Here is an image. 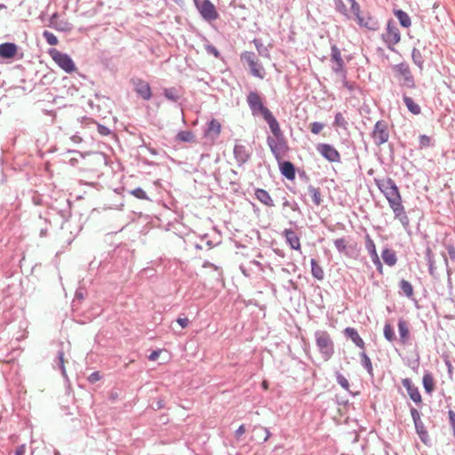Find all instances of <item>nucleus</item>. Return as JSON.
Listing matches in <instances>:
<instances>
[{
	"label": "nucleus",
	"instance_id": "f257e3e1",
	"mask_svg": "<svg viewBox=\"0 0 455 455\" xmlns=\"http://www.w3.org/2000/svg\"><path fill=\"white\" fill-rule=\"evenodd\" d=\"M379 189L384 194L390 208L393 210L395 218L403 227H408L410 220L403 205L401 194L395 181L391 178L375 179Z\"/></svg>",
	"mask_w": 455,
	"mask_h": 455
},
{
	"label": "nucleus",
	"instance_id": "f03ea898",
	"mask_svg": "<svg viewBox=\"0 0 455 455\" xmlns=\"http://www.w3.org/2000/svg\"><path fill=\"white\" fill-rule=\"evenodd\" d=\"M336 9L347 17H350V14L355 16L357 24L369 30H377L379 23L376 20L370 16H362L360 12V6L355 0H336Z\"/></svg>",
	"mask_w": 455,
	"mask_h": 455
},
{
	"label": "nucleus",
	"instance_id": "7ed1b4c3",
	"mask_svg": "<svg viewBox=\"0 0 455 455\" xmlns=\"http://www.w3.org/2000/svg\"><path fill=\"white\" fill-rule=\"evenodd\" d=\"M315 344L323 361H329L334 354V343L331 335L325 331H316Z\"/></svg>",
	"mask_w": 455,
	"mask_h": 455
},
{
	"label": "nucleus",
	"instance_id": "20e7f679",
	"mask_svg": "<svg viewBox=\"0 0 455 455\" xmlns=\"http://www.w3.org/2000/svg\"><path fill=\"white\" fill-rule=\"evenodd\" d=\"M241 60L245 62L251 74L259 79H264L266 71L253 52H244L241 54Z\"/></svg>",
	"mask_w": 455,
	"mask_h": 455
},
{
	"label": "nucleus",
	"instance_id": "39448f33",
	"mask_svg": "<svg viewBox=\"0 0 455 455\" xmlns=\"http://www.w3.org/2000/svg\"><path fill=\"white\" fill-rule=\"evenodd\" d=\"M49 55L53 61L65 72L71 74L77 70L74 60L67 53H63L59 50L52 48L49 50Z\"/></svg>",
	"mask_w": 455,
	"mask_h": 455
},
{
	"label": "nucleus",
	"instance_id": "423d86ee",
	"mask_svg": "<svg viewBox=\"0 0 455 455\" xmlns=\"http://www.w3.org/2000/svg\"><path fill=\"white\" fill-rule=\"evenodd\" d=\"M194 2L196 9L205 20L211 22L219 18V12L210 0H194Z\"/></svg>",
	"mask_w": 455,
	"mask_h": 455
},
{
	"label": "nucleus",
	"instance_id": "0eeeda50",
	"mask_svg": "<svg viewBox=\"0 0 455 455\" xmlns=\"http://www.w3.org/2000/svg\"><path fill=\"white\" fill-rule=\"evenodd\" d=\"M389 132L387 124L385 121H378L375 124L373 132H372V139L376 145H382L388 140Z\"/></svg>",
	"mask_w": 455,
	"mask_h": 455
},
{
	"label": "nucleus",
	"instance_id": "6e6552de",
	"mask_svg": "<svg viewBox=\"0 0 455 455\" xmlns=\"http://www.w3.org/2000/svg\"><path fill=\"white\" fill-rule=\"evenodd\" d=\"M383 40L389 49H392L401 39L398 28L393 22H388L386 32L382 35Z\"/></svg>",
	"mask_w": 455,
	"mask_h": 455
},
{
	"label": "nucleus",
	"instance_id": "1a4fd4ad",
	"mask_svg": "<svg viewBox=\"0 0 455 455\" xmlns=\"http://www.w3.org/2000/svg\"><path fill=\"white\" fill-rule=\"evenodd\" d=\"M247 103L253 114L259 113L262 116H264L267 112L268 113L270 111L263 105L260 96L255 92H251L248 94Z\"/></svg>",
	"mask_w": 455,
	"mask_h": 455
},
{
	"label": "nucleus",
	"instance_id": "9d476101",
	"mask_svg": "<svg viewBox=\"0 0 455 455\" xmlns=\"http://www.w3.org/2000/svg\"><path fill=\"white\" fill-rule=\"evenodd\" d=\"M399 79L403 81V84L409 88L414 87L413 76L407 64L401 63L394 68Z\"/></svg>",
	"mask_w": 455,
	"mask_h": 455
},
{
	"label": "nucleus",
	"instance_id": "9b49d317",
	"mask_svg": "<svg viewBox=\"0 0 455 455\" xmlns=\"http://www.w3.org/2000/svg\"><path fill=\"white\" fill-rule=\"evenodd\" d=\"M317 150L330 162H339L340 160V155L338 150L329 144H319Z\"/></svg>",
	"mask_w": 455,
	"mask_h": 455
},
{
	"label": "nucleus",
	"instance_id": "f8f14e48",
	"mask_svg": "<svg viewBox=\"0 0 455 455\" xmlns=\"http://www.w3.org/2000/svg\"><path fill=\"white\" fill-rule=\"evenodd\" d=\"M403 386L406 388L410 398L416 403H422V397L418 387L412 383V381L406 378L402 379Z\"/></svg>",
	"mask_w": 455,
	"mask_h": 455
},
{
	"label": "nucleus",
	"instance_id": "ddd939ff",
	"mask_svg": "<svg viewBox=\"0 0 455 455\" xmlns=\"http://www.w3.org/2000/svg\"><path fill=\"white\" fill-rule=\"evenodd\" d=\"M331 60L335 63V66L333 67V70L336 73L343 72L344 68H345V63L341 57L340 51L336 45H333L331 47Z\"/></svg>",
	"mask_w": 455,
	"mask_h": 455
},
{
	"label": "nucleus",
	"instance_id": "4468645a",
	"mask_svg": "<svg viewBox=\"0 0 455 455\" xmlns=\"http://www.w3.org/2000/svg\"><path fill=\"white\" fill-rule=\"evenodd\" d=\"M58 14L54 13L50 18V27L58 30V31H70L72 28L71 24L68 20H58Z\"/></svg>",
	"mask_w": 455,
	"mask_h": 455
},
{
	"label": "nucleus",
	"instance_id": "2eb2a0df",
	"mask_svg": "<svg viewBox=\"0 0 455 455\" xmlns=\"http://www.w3.org/2000/svg\"><path fill=\"white\" fill-rule=\"evenodd\" d=\"M262 117L268 124L269 128L275 138L278 139L283 136L279 124L270 111L268 113L267 112Z\"/></svg>",
	"mask_w": 455,
	"mask_h": 455
},
{
	"label": "nucleus",
	"instance_id": "dca6fc26",
	"mask_svg": "<svg viewBox=\"0 0 455 455\" xmlns=\"http://www.w3.org/2000/svg\"><path fill=\"white\" fill-rule=\"evenodd\" d=\"M18 52V47L13 43H4L0 44V57L4 59H12Z\"/></svg>",
	"mask_w": 455,
	"mask_h": 455
},
{
	"label": "nucleus",
	"instance_id": "f3484780",
	"mask_svg": "<svg viewBox=\"0 0 455 455\" xmlns=\"http://www.w3.org/2000/svg\"><path fill=\"white\" fill-rule=\"evenodd\" d=\"M283 235L286 238L287 243L291 246V249L296 251H300V240L299 237L296 235V233L291 229H285L283 231Z\"/></svg>",
	"mask_w": 455,
	"mask_h": 455
},
{
	"label": "nucleus",
	"instance_id": "a211bd4d",
	"mask_svg": "<svg viewBox=\"0 0 455 455\" xmlns=\"http://www.w3.org/2000/svg\"><path fill=\"white\" fill-rule=\"evenodd\" d=\"M220 132H221L220 123L216 119H212L208 124V128L205 132V136L210 137L212 140H215L216 138H218L220 136Z\"/></svg>",
	"mask_w": 455,
	"mask_h": 455
},
{
	"label": "nucleus",
	"instance_id": "6ab92c4d",
	"mask_svg": "<svg viewBox=\"0 0 455 455\" xmlns=\"http://www.w3.org/2000/svg\"><path fill=\"white\" fill-rule=\"evenodd\" d=\"M345 335L349 338L357 347L364 348V342L355 328L347 327L344 331Z\"/></svg>",
	"mask_w": 455,
	"mask_h": 455
},
{
	"label": "nucleus",
	"instance_id": "aec40b11",
	"mask_svg": "<svg viewBox=\"0 0 455 455\" xmlns=\"http://www.w3.org/2000/svg\"><path fill=\"white\" fill-rule=\"evenodd\" d=\"M398 331L400 340L403 344H407L410 339V331L408 323L405 320L400 319L398 322Z\"/></svg>",
	"mask_w": 455,
	"mask_h": 455
},
{
	"label": "nucleus",
	"instance_id": "412c9836",
	"mask_svg": "<svg viewBox=\"0 0 455 455\" xmlns=\"http://www.w3.org/2000/svg\"><path fill=\"white\" fill-rule=\"evenodd\" d=\"M255 196H256V198L263 204H265L268 207L274 206L273 199L267 191H266L262 188H258L255 191Z\"/></svg>",
	"mask_w": 455,
	"mask_h": 455
},
{
	"label": "nucleus",
	"instance_id": "4be33fe9",
	"mask_svg": "<svg viewBox=\"0 0 455 455\" xmlns=\"http://www.w3.org/2000/svg\"><path fill=\"white\" fill-rule=\"evenodd\" d=\"M281 173L288 180L295 179V168L291 162H283L280 164Z\"/></svg>",
	"mask_w": 455,
	"mask_h": 455
},
{
	"label": "nucleus",
	"instance_id": "5701e85b",
	"mask_svg": "<svg viewBox=\"0 0 455 455\" xmlns=\"http://www.w3.org/2000/svg\"><path fill=\"white\" fill-rule=\"evenodd\" d=\"M403 102L407 107L408 110L413 115H419L421 112L420 107L411 98L408 96L403 97Z\"/></svg>",
	"mask_w": 455,
	"mask_h": 455
},
{
	"label": "nucleus",
	"instance_id": "b1692460",
	"mask_svg": "<svg viewBox=\"0 0 455 455\" xmlns=\"http://www.w3.org/2000/svg\"><path fill=\"white\" fill-rule=\"evenodd\" d=\"M381 256H382L384 262L390 267L394 266L397 261L395 252L392 250H389V249L384 250L382 251Z\"/></svg>",
	"mask_w": 455,
	"mask_h": 455
},
{
	"label": "nucleus",
	"instance_id": "393cba45",
	"mask_svg": "<svg viewBox=\"0 0 455 455\" xmlns=\"http://www.w3.org/2000/svg\"><path fill=\"white\" fill-rule=\"evenodd\" d=\"M394 13L395 17L399 20V22L403 27L409 28L411 26V18L405 12L402 10H396L394 12Z\"/></svg>",
	"mask_w": 455,
	"mask_h": 455
},
{
	"label": "nucleus",
	"instance_id": "a878e982",
	"mask_svg": "<svg viewBox=\"0 0 455 455\" xmlns=\"http://www.w3.org/2000/svg\"><path fill=\"white\" fill-rule=\"evenodd\" d=\"M423 387L427 393L430 394L435 389V379L430 373H426L423 376Z\"/></svg>",
	"mask_w": 455,
	"mask_h": 455
},
{
	"label": "nucleus",
	"instance_id": "bb28decb",
	"mask_svg": "<svg viewBox=\"0 0 455 455\" xmlns=\"http://www.w3.org/2000/svg\"><path fill=\"white\" fill-rule=\"evenodd\" d=\"M311 273L315 278L317 280H323L324 274L323 268L318 265L317 261L315 259H312L311 261Z\"/></svg>",
	"mask_w": 455,
	"mask_h": 455
},
{
	"label": "nucleus",
	"instance_id": "cd10ccee",
	"mask_svg": "<svg viewBox=\"0 0 455 455\" xmlns=\"http://www.w3.org/2000/svg\"><path fill=\"white\" fill-rule=\"evenodd\" d=\"M176 140L183 142H194L195 134L191 131H181L176 135Z\"/></svg>",
	"mask_w": 455,
	"mask_h": 455
},
{
	"label": "nucleus",
	"instance_id": "c85d7f7f",
	"mask_svg": "<svg viewBox=\"0 0 455 455\" xmlns=\"http://www.w3.org/2000/svg\"><path fill=\"white\" fill-rule=\"evenodd\" d=\"M334 245L336 249L340 253L347 254V242L345 238H338L334 241Z\"/></svg>",
	"mask_w": 455,
	"mask_h": 455
},
{
	"label": "nucleus",
	"instance_id": "c756f323",
	"mask_svg": "<svg viewBox=\"0 0 455 455\" xmlns=\"http://www.w3.org/2000/svg\"><path fill=\"white\" fill-rule=\"evenodd\" d=\"M415 428L419 435L422 442L427 443V439L428 437L427 431L426 430L423 422L415 424Z\"/></svg>",
	"mask_w": 455,
	"mask_h": 455
},
{
	"label": "nucleus",
	"instance_id": "7c9ffc66",
	"mask_svg": "<svg viewBox=\"0 0 455 455\" xmlns=\"http://www.w3.org/2000/svg\"><path fill=\"white\" fill-rule=\"evenodd\" d=\"M400 287H401L403 292L407 297H411L413 295V287L408 281L402 280L400 283Z\"/></svg>",
	"mask_w": 455,
	"mask_h": 455
},
{
	"label": "nucleus",
	"instance_id": "2f4dec72",
	"mask_svg": "<svg viewBox=\"0 0 455 455\" xmlns=\"http://www.w3.org/2000/svg\"><path fill=\"white\" fill-rule=\"evenodd\" d=\"M43 36L50 45H57L59 44L57 36L48 30L44 31Z\"/></svg>",
	"mask_w": 455,
	"mask_h": 455
},
{
	"label": "nucleus",
	"instance_id": "473e14b6",
	"mask_svg": "<svg viewBox=\"0 0 455 455\" xmlns=\"http://www.w3.org/2000/svg\"><path fill=\"white\" fill-rule=\"evenodd\" d=\"M384 336L388 341H393L395 339V332L393 327L390 323H386L384 326Z\"/></svg>",
	"mask_w": 455,
	"mask_h": 455
},
{
	"label": "nucleus",
	"instance_id": "72a5a7b5",
	"mask_svg": "<svg viewBox=\"0 0 455 455\" xmlns=\"http://www.w3.org/2000/svg\"><path fill=\"white\" fill-rule=\"evenodd\" d=\"M362 363L366 368L367 371L371 375H372L373 374L372 373V371H373L372 364H371V359L369 358V356L365 353L362 354Z\"/></svg>",
	"mask_w": 455,
	"mask_h": 455
},
{
	"label": "nucleus",
	"instance_id": "f704fd0d",
	"mask_svg": "<svg viewBox=\"0 0 455 455\" xmlns=\"http://www.w3.org/2000/svg\"><path fill=\"white\" fill-rule=\"evenodd\" d=\"M267 144H268L272 153L275 155V158L277 160H279L280 159V156H279V152L277 150V146H276L275 140L273 138L268 137L267 138Z\"/></svg>",
	"mask_w": 455,
	"mask_h": 455
},
{
	"label": "nucleus",
	"instance_id": "c9c22d12",
	"mask_svg": "<svg viewBox=\"0 0 455 455\" xmlns=\"http://www.w3.org/2000/svg\"><path fill=\"white\" fill-rule=\"evenodd\" d=\"M253 431L261 432L264 434V435L262 437L263 442H267L271 435V433L269 432V430L267 427H264L261 426L254 427Z\"/></svg>",
	"mask_w": 455,
	"mask_h": 455
},
{
	"label": "nucleus",
	"instance_id": "e433bc0d",
	"mask_svg": "<svg viewBox=\"0 0 455 455\" xmlns=\"http://www.w3.org/2000/svg\"><path fill=\"white\" fill-rule=\"evenodd\" d=\"M310 194H311V197H312L313 202L316 205H319L321 204V202H322L321 194H320L319 190L317 188H311L310 189Z\"/></svg>",
	"mask_w": 455,
	"mask_h": 455
},
{
	"label": "nucleus",
	"instance_id": "4c0bfd02",
	"mask_svg": "<svg viewBox=\"0 0 455 455\" xmlns=\"http://www.w3.org/2000/svg\"><path fill=\"white\" fill-rule=\"evenodd\" d=\"M323 127L324 125L322 123L314 122L310 124V131L314 134H318L323 131Z\"/></svg>",
	"mask_w": 455,
	"mask_h": 455
},
{
	"label": "nucleus",
	"instance_id": "58836bf2",
	"mask_svg": "<svg viewBox=\"0 0 455 455\" xmlns=\"http://www.w3.org/2000/svg\"><path fill=\"white\" fill-rule=\"evenodd\" d=\"M431 144V138L427 135H420L419 136V147L420 148H427Z\"/></svg>",
	"mask_w": 455,
	"mask_h": 455
},
{
	"label": "nucleus",
	"instance_id": "ea45409f",
	"mask_svg": "<svg viewBox=\"0 0 455 455\" xmlns=\"http://www.w3.org/2000/svg\"><path fill=\"white\" fill-rule=\"evenodd\" d=\"M335 124L339 127H346L347 121L341 113H337L335 116Z\"/></svg>",
	"mask_w": 455,
	"mask_h": 455
},
{
	"label": "nucleus",
	"instance_id": "a19ab883",
	"mask_svg": "<svg viewBox=\"0 0 455 455\" xmlns=\"http://www.w3.org/2000/svg\"><path fill=\"white\" fill-rule=\"evenodd\" d=\"M164 95L167 99L176 101L179 99V96L174 89H166L164 91Z\"/></svg>",
	"mask_w": 455,
	"mask_h": 455
},
{
	"label": "nucleus",
	"instance_id": "79ce46f5",
	"mask_svg": "<svg viewBox=\"0 0 455 455\" xmlns=\"http://www.w3.org/2000/svg\"><path fill=\"white\" fill-rule=\"evenodd\" d=\"M337 381L343 388L347 390L349 388V382L343 375L339 374L337 376Z\"/></svg>",
	"mask_w": 455,
	"mask_h": 455
},
{
	"label": "nucleus",
	"instance_id": "37998d69",
	"mask_svg": "<svg viewBox=\"0 0 455 455\" xmlns=\"http://www.w3.org/2000/svg\"><path fill=\"white\" fill-rule=\"evenodd\" d=\"M411 415L413 419L414 425L417 424L418 422H422L420 419V413L416 408H411Z\"/></svg>",
	"mask_w": 455,
	"mask_h": 455
},
{
	"label": "nucleus",
	"instance_id": "c03bdc74",
	"mask_svg": "<svg viewBox=\"0 0 455 455\" xmlns=\"http://www.w3.org/2000/svg\"><path fill=\"white\" fill-rule=\"evenodd\" d=\"M58 357H59V361H60V368L61 369L62 373L65 374L66 369H65L64 352L60 351L58 353Z\"/></svg>",
	"mask_w": 455,
	"mask_h": 455
},
{
	"label": "nucleus",
	"instance_id": "a18cd8bd",
	"mask_svg": "<svg viewBox=\"0 0 455 455\" xmlns=\"http://www.w3.org/2000/svg\"><path fill=\"white\" fill-rule=\"evenodd\" d=\"M164 353H166V351L163 350V349H158V350H156V351H153L150 355L148 356V359L150 361H156L157 358H159V356L164 354Z\"/></svg>",
	"mask_w": 455,
	"mask_h": 455
},
{
	"label": "nucleus",
	"instance_id": "49530a36",
	"mask_svg": "<svg viewBox=\"0 0 455 455\" xmlns=\"http://www.w3.org/2000/svg\"><path fill=\"white\" fill-rule=\"evenodd\" d=\"M100 379H101V376L99 371H94L92 374H90L88 377V380L91 383H95V382L99 381Z\"/></svg>",
	"mask_w": 455,
	"mask_h": 455
},
{
	"label": "nucleus",
	"instance_id": "de8ad7c7",
	"mask_svg": "<svg viewBox=\"0 0 455 455\" xmlns=\"http://www.w3.org/2000/svg\"><path fill=\"white\" fill-rule=\"evenodd\" d=\"M150 406L154 409V410H159V409H162L164 406V401L163 399H158L157 401H156V403H152L150 404Z\"/></svg>",
	"mask_w": 455,
	"mask_h": 455
},
{
	"label": "nucleus",
	"instance_id": "09e8293b",
	"mask_svg": "<svg viewBox=\"0 0 455 455\" xmlns=\"http://www.w3.org/2000/svg\"><path fill=\"white\" fill-rule=\"evenodd\" d=\"M449 420L450 424L451 426V428H455V412L451 410L448 411Z\"/></svg>",
	"mask_w": 455,
	"mask_h": 455
},
{
	"label": "nucleus",
	"instance_id": "8fccbe9b",
	"mask_svg": "<svg viewBox=\"0 0 455 455\" xmlns=\"http://www.w3.org/2000/svg\"><path fill=\"white\" fill-rule=\"evenodd\" d=\"M246 429L244 425H241L235 432V437L240 438L244 433Z\"/></svg>",
	"mask_w": 455,
	"mask_h": 455
},
{
	"label": "nucleus",
	"instance_id": "3c124183",
	"mask_svg": "<svg viewBox=\"0 0 455 455\" xmlns=\"http://www.w3.org/2000/svg\"><path fill=\"white\" fill-rule=\"evenodd\" d=\"M26 453V445L25 444H21L20 446L17 447V449L15 450V455H25Z\"/></svg>",
	"mask_w": 455,
	"mask_h": 455
},
{
	"label": "nucleus",
	"instance_id": "603ef678",
	"mask_svg": "<svg viewBox=\"0 0 455 455\" xmlns=\"http://www.w3.org/2000/svg\"><path fill=\"white\" fill-rule=\"evenodd\" d=\"M177 323L182 327V328H186L188 323H189V320L188 318H178L177 319Z\"/></svg>",
	"mask_w": 455,
	"mask_h": 455
},
{
	"label": "nucleus",
	"instance_id": "864d4df0",
	"mask_svg": "<svg viewBox=\"0 0 455 455\" xmlns=\"http://www.w3.org/2000/svg\"><path fill=\"white\" fill-rule=\"evenodd\" d=\"M373 252H374V255H375L374 262L378 265V268L381 272L382 271V265H381V262L379 261V257H378V255L376 253L375 249L373 250Z\"/></svg>",
	"mask_w": 455,
	"mask_h": 455
},
{
	"label": "nucleus",
	"instance_id": "5fc2aeb1",
	"mask_svg": "<svg viewBox=\"0 0 455 455\" xmlns=\"http://www.w3.org/2000/svg\"><path fill=\"white\" fill-rule=\"evenodd\" d=\"M151 96V92H150V89L148 86H147V88L144 87V95H143V98L144 99H148L150 98Z\"/></svg>",
	"mask_w": 455,
	"mask_h": 455
},
{
	"label": "nucleus",
	"instance_id": "6e6d98bb",
	"mask_svg": "<svg viewBox=\"0 0 455 455\" xmlns=\"http://www.w3.org/2000/svg\"><path fill=\"white\" fill-rule=\"evenodd\" d=\"M138 198H142V189L137 188L132 192Z\"/></svg>",
	"mask_w": 455,
	"mask_h": 455
},
{
	"label": "nucleus",
	"instance_id": "4d7b16f0",
	"mask_svg": "<svg viewBox=\"0 0 455 455\" xmlns=\"http://www.w3.org/2000/svg\"><path fill=\"white\" fill-rule=\"evenodd\" d=\"M268 382L267 380L264 379L262 382H261V387L264 390H267L268 389Z\"/></svg>",
	"mask_w": 455,
	"mask_h": 455
},
{
	"label": "nucleus",
	"instance_id": "13d9d810",
	"mask_svg": "<svg viewBox=\"0 0 455 455\" xmlns=\"http://www.w3.org/2000/svg\"><path fill=\"white\" fill-rule=\"evenodd\" d=\"M76 162H77V160H76V159H75V158H71V159H70V164H71L72 165H75V164H76Z\"/></svg>",
	"mask_w": 455,
	"mask_h": 455
},
{
	"label": "nucleus",
	"instance_id": "bf43d9fd",
	"mask_svg": "<svg viewBox=\"0 0 455 455\" xmlns=\"http://www.w3.org/2000/svg\"><path fill=\"white\" fill-rule=\"evenodd\" d=\"M212 53H214L216 56H218V52L217 51H212Z\"/></svg>",
	"mask_w": 455,
	"mask_h": 455
},
{
	"label": "nucleus",
	"instance_id": "052dcab7",
	"mask_svg": "<svg viewBox=\"0 0 455 455\" xmlns=\"http://www.w3.org/2000/svg\"><path fill=\"white\" fill-rule=\"evenodd\" d=\"M212 53H214L216 56H218V52L217 51H212Z\"/></svg>",
	"mask_w": 455,
	"mask_h": 455
},
{
	"label": "nucleus",
	"instance_id": "680f3d73",
	"mask_svg": "<svg viewBox=\"0 0 455 455\" xmlns=\"http://www.w3.org/2000/svg\"><path fill=\"white\" fill-rule=\"evenodd\" d=\"M346 86H347L349 90H351V89H352V86L347 85V84H346Z\"/></svg>",
	"mask_w": 455,
	"mask_h": 455
}]
</instances>
